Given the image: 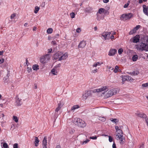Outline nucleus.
<instances>
[{
	"mask_svg": "<svg viewBox=\"0 0 148 148\" xmlns=\"http://www.w3.org/2000/svg\"><path fill=\"white\" fill-rule=\"evenodd\" d=\"M121 77L122 78V83L123 84L124 83V82L126 80H129L130 81H132L134 80V79H132L131 77L129 76L122 75L121 76Z\"/></svg>",
	"mask_w": 148,
	"mask_h": 148,
	"instance_id": "nucleus-7",
	"label": "nucleus"
},
{
	"mask_svg": "<svg viewBox=\"0 0 148 148\" xmlns=\"http://www.w3.org/2000/svg\"><path fill=\"white\" fill-rule=\"evenodd\" d=\"M91 92L90 91H86L83 95V98L85 99H87V97L91 95Z\"/></svg>",
	"mask_w": 148,
	"mask_h": 148,
	"instance_id": "nucleus-12",
	"label": "nucleus"
},
{
	"mask_svg": "<svg viewBox=\"0 0 148 148\" xmlns=\"http://www.w3.org/2000/svg\"><path fill=\"white\" fill-rule=\"evenodd\" d=\"M81 31V29L79 28H78L76 30V31L78 33H79Z\"/></svg>",
	"mask_w": 148,
	"mask_h": 148,
	"instance_id": "nucleus-49",
	"label": "nucleus"
},
{
	"mask_svg": "<svg viewBox=\"0 0 148 148\" xmlns=\"http://www.w3.org/2000/svg\"><path fill=\"white\" fill-rule=\"evenodd\" d=\"M68 57V54L67 53H63L62 52H58L55 54L53 58L55 59H58L59 61L66 59Z\"/></svg>",
	"mask_w": 148,
	"mask_h": 148,
	"instance_id": "nucleus-1",
	"label": "nucleus"
},
{
	"mask_svg": "<svg viewBox=\"0 0 148 148\" xmlns=\"http://www.w3.org/2000/svg\"><path fill=\"white\" fill-rule=\"evenodd\" d=\"M40 62L42 63H46V62H45V59L44 57V56L41 57L40 59Z\"/></svg>",
	"mask_w": 148,
	"mask_h": 148,
	"instance_id": "nucleus-33",
	"label": "nucleus"
},
{
	"mask_svg": "<svg viewBox=\"0 0 148 148\" xmlns=\"http://www.w3.org/2000/svg\"><path fill=\"white\" fill-rule=\"evenodd\" d=\"M144 144H142L141 145L139 148H144Z\"/></svg>",
	"mask_w": 148,
	"mask_h": 148,
	"instance_id": "nucleus-57",
	"label": "nucleus"
},
{
	"mask_svg": "<svg viewBox=\"0 0 148 148\" xmlns=\"http://www.w3.org/2000/svg\"><path fill=\"white\" fill-rule=\"evenodd\" d=\"M47 137L46 136H45L42 141V146L43 148H47Z\"/></svg>",
	"mask_w": 148,
	"mask_h": 148,
	"instance_id": "nucleus-13",
	"label": "nucleus"
},
{
	"mask_svg": "<svg viewBox=\"0 0 148 148\" xmlns=\"http://www.w3.org/2000/svg\"><path fill=\"white\" fill-rule=\"evenodd\" d=\"M142 86L144 87H146L148 86V82L142 84Z\"/></svg>",
	"mask_w": 148,
	"mask_h": 148,
	"instance_id": "nucleus-46",
	"label": "nucleus"
},
{
	"mask_svg": "<svg viewBox=\"0 0 148 148\" xmlns=\"http://www.w3.org/2000/svg\"><path fill=\"white\" fill-rule=\"evenodd\" d=\"M109 140L110 142H111L112 141V138L110 136H109Z\"/></svg>",
	"mask_w": 148,
	"mask_h": 148,
	"instance_id": "nucleus-50",
	"label": "nucleus"
},
{
	"mask_svg": "<svg viewBox=\"0 0 148 148\" xmlns=\"http://www.w3.org/2000/svg\"><path fill=\"white\" fill-rule=\"evenodd\" d=\"M16 104L17 106H20L22 104L21 99L16 97Z\"/></svg>",
	"mask_w": 148,
	"mask_h": 148,
	"instance_id": "nucleus-18",
	"label": "nucleus"
},
{
	"mask_svg": "<svg viewBox=\"0 0 148 148\" xmlns=\"http://www.w3.org/2000/svg\"><path fill=\"white\" fill-rule=\"evenodd\" d=\"M136 115L138 117L143 118H145L146 117V115L144 113L140 112H137L136 113Z\"/></svg>",
	"mask_w": 148,
	"mask_h": 148,
	"instance_id": "nucleus-16",
	"label": "nucleus"
},
{
	"mask_svg": "<svg viewBox=\"0 0 148 148\" xmlns=\"http://www.w3.org/2000/svg\"><path fill=\"white\" fill-rule=\"evenodd\" d=\"M123 49L122 48L119 49L118 51V53L119 55L121 54L122 52H123Z\"/></svg>",
	"mask_w": 148,
	"mask_h": 148,
	"instance_id": "nucleus-37",
	"label": "nucleus"
},
{
	"mask_svg": "<svg viewBox=\"0 0 148 148\" xmlns=\"http://www.w3.org/2000/svg\"><path fill=\"white\" fill-rule=\"evenodd\" d=\"M97 71H98L97 69H95L92 70V71L91 72H92V73H95L97 72Z\"/></svg>",
	"mask_w": 148,
	"mask_h": 148,
	"instance_id": "nucleus-45",
	"label": "nucleus"
},
{
	"mask_svg": "<svg viewBox=\"0 0 148 148\" xmlns=\"http://www.w3.org/2000/svg\"><path fill=\"white\" fill-rule=\"evenodd\" d=\"M103 1L104 3H107L109 2V0H103Z\"/></svg>",
	"mask_w": 148,
	"mask_h": 148,
	"instance_id": "nucleus-59",
	"label": "nucleus"
},
{
	"mask_svg": "<svg viewBox=\"0 0 148 148\" xmlns=\"http://www.w3.org/2000/svg\"><path fill=\"white\" fill-rule=\"evenodd\" d=\"M79 108V106L78 105H75L73 106L71 108L72 110H74L77 109H78Z\"/></svg>",
	"mask_w": 148,
	"mask_h": 148,
	"instance_id": "nucleus-27",
	"label": "nucleus"
},
{
	"mask_svg": "<svg viewBox=\"0 0 148 148\" xmlns=\"http://www.w3.org/2000/svg\"><path fill=\"white\" fill-rule=\"evenodd\" d=\"M39 141V140L37 137H34V143L36 147H37L38 145Z\"/></svg>",
	"mask_w": 148,
	"mask_h": 148,
	"instance_id": "nucleus-20",
	"label": "nucleus"
},
{
	"mask_svg": "<svg viewBox=\"0 0 148 148\" xmlns=\"http://www.w3.org/2000/svg\"><path fill=\"white\" fill-rule=\"evenodd\" d=\"M112 148H116V145L114 143L113 144Z\"/></svg>",
	"mask_w": 148,
	"mask_h": 148,
	"instance_id": "nucleus-56",
	"label": "nucleus"
},
{
	"mask_svg": "<svg viewBox=\"0 0 148 148\" xmlns=\"http://www.w3.org/2000/svg\"><path fill=\"white\" fill-rule=\"evenodd\" d=\"M140 40V36L139 35H136L133 38H132L130 41L134 43H137L139 42Z\"/></svg>",
	"mask_w": 148,
	"mask_h": 148,
	"instance_id": "nucleus-8",
	"label": "nucleus"
},
{
	"mask_svg": "<svg viewBox=\"0 0 148 148\" xmlns=\"http://www.w3.org/2000/svg\"><path fill=\"white\" fill-rule=\"evenodd\" d=\"M103 63H100L99 62H97L94 63L92 65L93 67H96L97 66H100L101 64H103Z\"/></svg>",
	"mask_w": 148,
	"mask_h": 148,
	"instance_id": "nucleus-24",
	"label": "nucleus"
},
{
	"mask_svg": "<svg viewBox=\"0 0 148 148\" xmlns=\"http://www.w3.org/2000/svg\"><path fill=\"white\" fill-rule=\"evenodd\" d=\"M51 72L52 73V74L54 75H56L57 72V71L55 69H53L51 71Z\"/></svg>",
	"mask_w": 148,
	"mask_h": 148,
	"instance_id": "nucleus-32",
	"label": "nucleus"
},
{
	"mask_svg": "<svg viewBox=\"0 0 148 148\" xmlns=\"http://www.w3.org/2000/svg\"><path fill=\"white\" fill-rule=\"evenodd\" d=\"M119 69V67L117 66H116L115 67V69L114 70V72L115 73H116L118 71V70Z\"/></svg>",
	"mask_w": 148,
	"mask_h": 148,
	"instance_id": "nucleus-35",
	"label": "nucleus"
},
{
	"mask_svg": "<svg viewBox=\"0 0 148 148\" xmlns=\"http://www.w3.org/2000/svg\"><path fill=\"white\" fill-rule=\"evenodd\" d=\"M99 119L100 120L102 121H104L106 120V118L104 117H102L100 116L99 117Z\"/></svg>",
	"mask_w": 148,
	"mask_h": 148,
	"instance_id": "nucleus-34",
	"label": "nucleus"
},
{
	"mask_svg": "<svg viewBox=\"0 0 148 148\" xmlns=\"http://www.w3.org/2000/svg\"><path fill=\"white\" fill-rule=\"evenodd\" d=\"M143 11L144 13L147 16H148V6L147 7L145 5H143Z\"/></svg>",
	"mask_w": 148,
	"mask_h": 148,
	"instance_id": "nucleus-15",
	"label": "nucleus"
},
{
	"mask_svg": "<svg viewBox=\"0 0 148 148\" xmlns=\"http://www.w3.org/2000/svg\"><path fill=\"white\" fill-rule=\"evenodd\" d=\"M147 46L146 47V51H148V44H147Z\"/></svg>",
	"mask_w": 148,
	"mask_h": 148,
	"instance_id": "nucleus-64",
	"label": "nucleus"
},
{
	"mask_svg": "<svg viewBox=\"0 0 148 148\" xmlns=\"http://www.w3.org/2000/svg\"><path fill=\"white\" fill-rule=\"evenodd\" d=\"M138 58V56L137 55H135L133 56L132 57V59L133 61H136Z\"/></svg>",
	"mask_w": 148,
	"mask_h": 148,
	"instance_id": "nucleus-26",
	"label": "nucleus"
},
{
	"mask_svg": "<svg viewBox=\"0 0 148 148\" xmlns=\"http://www.w3.org/2000/svg\"><path fill=\"white\" fill-rule=\"evenodd\" d=\"M16 16V14L14 13L12 14L10 16V18L11 19H12Z\"/></svg>",
	"mask_w": 148,
	"mask_h": 148,
	"instance_id": "nucleus-43",
	"label": "nucleus"
},
{
	"mask_svg": "<svg viewBox=\"0 0 148 148\" xmlns=\"http://www.w3.org/2000/svg\"><path fill=\"white\" fill-rule=\"evenodd\" d=\"M43 56L45 59V62H46V63L50 59V56L49 54H47Z\"/></svg>",
	"mask_w": 148,
	"mask_h": 148,
	"instance_id": "nucleus-21",
	"label": "nucleus"
},
{
	"mask_svg": "<svg viewBox=\"0 0 148 148\" xmlns=\"http://www.w3.org/2000/svg\"><path fill=\"white\" fill-rule=\"evenodd\" d=\"M108 90V88L106 86L102 87L100 88L94 90L92 92H101L103 94H104Z\"/></svg>",
	"mask_w": 148,
	"mask_h": 148,
	"instance_id": "nucleus-4",
	"label": "nucleus"
},
{
	"mask_svg": "<svg viewBox=\"0 0 148 148\" xmlns=\"http://www.w3.org/2000/svg\"><path fill=\"white\" fill-rule=\"evenodd\" d=\"M13 119L16 123L18 122V119L17 117L16 116H13Z\"/></svg>",
	"mask_w": 148,
	"mask_h": 148,
	"instance_id": "nucleus-31",
	"label": "nucleus"
},
{
	"mask_svg": "<svg viewBox=\"0 0 148 148\" xmlns=\"http://www.w3.org/2000/svg\"><path fill=\"white\" fill-rule=\"evenodd\" d=\"M86 45V42L84 41H81L78 46V48H83Z\"/></svg>",
	"mask_w": 148,
	"mask_h": 148,
	"instance_id": "nucleus-17",
	"label": "nucleus"
},
{
	"mask_svg": "<svg viewBox=\"0 0 148 148\" xmlns=\"http://www.w3.org/2000/svg\"><path fill=\"white\" fill-rule=\"evenodd\" d=\"M90 138L91 139H92L95 140V139H97V137L96 136H93L90 137Z\"/></svg>",
	"mask_w": 148,
	"mask_h": 148,
	"instance_id": "nucleus-51",
	"label": "nucleus"
},
{
	"mask_svg": "<svg viewBox=\"0 0 148 148\" xmlns=\"http://www.w3.org/2000/svg\"><path fill=\"white\" fill-rule=\"evenodd\" d=\"M74 123L75 125L80 127H84L86 125V123L84 121L79 118H77L75 119Z\"/></svg>",
	"mask_w": 148,
	"mask_h": 148,
	"instance_id": "nucleus-2",
	"label": "nucleus"
},
{
	"mask_svg": "<svg viewBox=\"0 0 148 148\" xmlns=\"http://www.w3.org/2000/svg\"><path fill=\"white\" fill-rule=\"evenodd\" d=\"M110 34V32H103L101 34V36L106 40L109 39Z\"/></svg>",
	"mask_w": 148,
	"mask_h": 148,
	"instance_id": "nucleus-9",
	"label": "nucleus"
},
{
	"mask_svg": "<svg viewBox=\"0 0 148 148\" xmlns=\"http://www.w3.org/2000/svg\"><path fill=\"white\" fill-rule=\"evenodd\" d=\"M141 42L147 44L148 43V36H143L140 38Z\"/></svg>",
	"mask_w": 148,
	"mask_h": 148,
	"instance_id": "nucleus-11",
	"label": "nucleus"
},
{
	"mask_svg": "<svg viewBox=\"0 0 148 148\" xmlns=\"http://www.w3.org/2000/svg\"><path fill=\"white\" fill-rule=\"evenodd\" d=\"M103 13H104L105 14H106L107 13L108 14H109V12H108V10H105L104 9Z\"/></svg>",
	"mask_w": 148,
	"mask_h": 148,
	"instance_id": "nucleus-52",
	"label": "nucleus"
},
{
	"mask_svg": "<svg viewBox=\"0 0 148 148\" xmlns=\"http://www.w3.org/2000/svg\"><path fill=\"white\" fill-rule=\"evenodd\" d=\"M3 147L5 148H8V146L7 144L6 143H4L3 145Z\"/></svg>",
	"mask_w": 148,
	"mask_h": 148,
	"instance_id": "nucleus-39",
	"label": "nucleus"
},
{
	"mask_svg": "<svg viewBox=\"0 0 148 148\" xmlns=\"http://www.w3.org/2000/svg\"><path fill=\"white\" fill-rule=\"evenodd\" d=\"M128 73L131 75H136L139 74V72L138 71H133L132 72Z\"/></svg>",
	"mask_w": 148,
	"mask_h": 148,
	"instance_id": "nucleus-25",
	"label": "nucleus"
},
{
	"mask_svg": "<svg viewBox=\"0 0 148 148\" xmlns=\"http://www.w3.org/2000/svg\"><path fill=\"white\" fill-rule=\"evenodd\" d=\"M37 28L36 27L34 26L33 29V30L34 31H35L36 29Z\"/></svg>",
	"mask_w": 148,
	"mask_h": 148,
	"instance_id": "nucleus-61",
	"label": "nucleus"
},
{
	"mask_svg": "<svg viewBox=\"0 0 148 148\" xmlns=\"http://www.w3.org/2000/svg\"><path fill=\"white\" fill-rule=\"evenodd\" d=\"M51 43L53 45H55L56 43V42L55 41H52Z\"/></svg>",
	"mask_w": 148,
	"mask_h": 148,
	"instance_id": "nucleus-62",
	"label": "nucleus"
},
{
	"mask_svg": "<svg viewBox=\"0 0 148 148\" xmlns=\"http://www.w3.org/2000/svg\"><path fill=\"white\" fill-rule=\"evenodd\" d=\"M129 3H130V1H129L127 2V3L126 4H125L124 5V8H127L129 4Z\"/></svg>",
	"mask_w": 148,
	"mask_h": 148,
	"instance_id": "nucleus-41",
	"label": "nucleus"
},
{
	"mask_svg": "<svg viewBox=\"0 0 148 148\" xmlns=\"http://www.w3.org/2000/svg\"><path fill=\"white\" fill-rule=\"evenodd\" d=\"M52 51V49L51 48L50 49H48V52L49 53H50Z\"/></svg>",
	"mask_w": 148,
	"mask_h": 148,
	"instance_id": "nucleus-60",
	"label": "nucleus"
},
{
	"mask_svg": "<svg viewBox=\"0 0 148 148\" xmlns=\"http://www.w3.org/2000/svg\"><path fill=\"white\" fill-rule=\"evenodd\" d=\"M117 132L116 134H123V132L121 130H118L116 132Z\"/></svg>",
	"mask_w": 148,
	"mask_h": 148,
	"instance_id": "nucleus-42",
	"label": "nucleus"
},
{
	"mask_svg": "<svg viewBox=\"0 0 148 148\" xmlns=\"http://www.w3.org/2000/svg\"><path fill=\"white\" fill-rule=\"evenodd\" d=\"M140 27L141 26L140 25H137L134 28L132 31H131L130 33H131V34L135 33L136 32V31L140 28Z\"/></svg>",
	"mask_w": 148,
	"mask_h": 148,
	"instance_id": "nucleus-19",
	"label": "nucleus"
},
{
	"mask_svg": "<svg viewBox=\"0 0 148 148\" xmlns=\"http://www.w3.org/2000/svg\"><path fill=\"white\" fill-rule=\"evenodd\" d=\"M117 51L116 49L111 48L109 52L108 55L109 56H113L116 53Z\"/></svg>",
	"mask_w": 148,
	"mask_h": 148,
	"instance_id": "nucleus-10",
	"label": "nucleus"
},
{
	"mask_svg": "<svg viewBox=\"0 0 148 148\" xmlns=\"http://www.w3.org/2000/svg\"><path fill=\"white\" fill-rule=\"evenodd\" d=\"M75 130L74 129H72L70 131V134H72L74 132Z\"/></svg>",
	"mask_w": 148,
	"mask_h": 148,
	"instance_id": "nucleus-54",
	"label": "nucleus"
},
{
	"mask_svg": "<svg viewBox=\"0 0 148 148\" xmlns=\"http://www.w3.org/2000/svg\"><path fill=\"white\" fill-rule=\"evenodd\" d=\"M92 9L89 6L86 7L85 9V11L86 12L89 13L92 10Z\"/></svg>",
	"mask_w": 148,
	"mask_h": 148,
	"instance_id": "nucleus-23",
	"label": "nucleus"
},
{
	"mask_svg": "<svg viewBox=\"0 0 148 148\" xmlns=\"http://www.w3.org/2000/svg\"><path fill=\"white\" fill-rule=\"evenodd\" d=\"M104 11V8H101L99 9L98 12L99 14H101L102 12H103Z\"/></svg>",
	"mask_w": 148,
	"mask_h": 148,
	"instance_id": "nucleus-38",
	"label": "nucleus"
},
{
	"mask_svg": "<svg viewBox=\"0 0 148 148\" xmlns=\"http://www.w3.org/2000/svg\"><path fill=\"white\" fill-rule=\"evenodd\" d=\"M4 62L3 59H0V64L3 63Z\"/></svg>",
	"mask_w": 148,
	"mask_h": 148,
	"instance_id": "nucleus-55",
	"label": "nucleus"
},
{
	"mask_svg": "<svg viewBox=\"0 0 148 148\" xmlns=\"http://www.w3.org/2000/svg\"><path fill=\"white\" fill-rule=\"evenodd\" d=\"M110 38L111 39H113L114 38V36H113V35H112L111 36H110Z\"/></svg>",
	"mask_w": 148,
	"mask_h": 148,
	"instance_id": "nucleus-63",
	"label": "nucleus"
},
{
	"mask_svg": "<svg viewBox=\"0 0 148 148\" xmlns=\"http://www.w3.org/2000/svg\"><path fill=\"white\" fill-rule=\"evenodd\" d=\"M40 8L37 6H36L35 8V10H34V12L36 14L38 11L39 10Z\"/></svg>",
	"mask_w": 148,
	"mask_h": 148,
	"instance_id": "nucleus-30",
	"label": "nucleus"
},
{
	"mask_svg": "<svg viewBox=\"0 0 148 148\" xmlns=\"http://www.w3.org/2000/svg\"><path fill=\"white\" fill-rule=\"evenodd\" d=\"M3 53H4V51H0V56L3 55Z\"/></svg>",
	"mask_w": 148,
	"mask_h": 148,
	"instance_id": "nucleus-58",
	"label": "nucleus"
},
{
	"mask_svg": "<svg viewBox=\"0 0 148 148\" xmlns=\"http://www.w3.org/2000/svg\"><path fill=\"white\" fill-rule=\"evenodd\" d=\"M123 134H116V136H118L117 138V140H120V141L121 143H123Z\"/></svg>",
	"mask_w": 148,
	"mask_h": 148,
	"instance_id": "nucleus-14",
	"label": "nucleus"
},
{
	"mask_svg": "<svg viewBox=\"0 0 148 148\" xmlns=\"http://www.w3.org/2000/svg\"><path fill=\"white\" fill-rule=\"evenodd\" d=\"M89 141V140L87 139L85 141H83L82 143V145H84V144H86V143H88Z\"/></svg>",
	"mask_w": 148,
	"mask_h": 148,
	"instance_id": "nucleus-40",
	"label": "nucleus"
},
{
	"mask_svg": "<svg viewBox=\"0 0 148 148\" xmlns=\"http://www.w3.org/2000/svg\"><path fill=\"white\" fill-rule=\"evenodd\" d=\"M118 91L117 89H113L108 91L107 93L106 94V96L107 97H110L116 94Z\"/></svg>",
	"mask_w": 148,
	"mask_h": 148,
	"instance_id": "nucleus-5",
	"label": "nucleus"
},
{
	"mask_svg": "<svg viewBox=\"0 0 148 148\" xmlns=\"http://www.w3.org/2000/svg\"><path fill=\"white\" fill-rule=\"evenodd\" d=\"M53 31V29L52 28H49L47 30V33L48 34H51Z\"/></svg>",
	"mask_w": 148,
	"mask_h": 148,
	"instance_id": "nucleus-29",
	"label": "nucleus"
},
{
	"mask_svg": "<svg viewBox=\"0 0 148 148\" xmlns=\"http://www.w3.org/2000/svg\"><path fill=\"white\" fill-rule=\"evenodd\" d=\"M27 71L29 73L30 72L32 71V69L31 67L29 68V67H27Z\"/></svg>",
	"mask_w": 148,
	"mask_h": 148,
	"instance_id": "nucleus-47",
	"label": "nucleus"
},
{
	"mask_svg": "<svg viewBox=\"0 0 148 148\" xmlns=\"http://www.w3.org/2000/svg\"><path fill=\"white\" fill-rule=\"evenodd\" d=\"M62 107V105L61 104V102H59L58 104V107L56 108L55 110V112H58L60 110Z\"/></svg>",
	"mask_w": 148,
	"mask_h": 148,
	"instance_id": "nucleus-22",
	"label": "nucleus"
},
{
	"mask_svg": "<svg viewBox=\"0 0 148 148\" xmlns=\"http://www.w3.org/2000/svg\"><path fill=\"white\" fill-rule=\"evenodd\" d=\"M38 66L37 65H33L32 68L34 70H37L39 69Z\"/></svg>",
	"mask_w": 148,
	"mask_h": 148,
	"instance_id": "nucleus-28",
	"label": "nucleus"
},
{
	"mask_svg": "<svg viewBox=\"0 0 148 148\" xmlns=\"http://www.w3.org/2000/svg\"><path fill=\"white\" fill-rule=\"evenodd\" d=\"M70 15L71 16V18H74L75 17V14L74 13L72 12L70 14Z\"/></svg>",
	"mask_w": 148,
	"mask_h": 148,
	"instance_id": "nucleus-44",
	"label": "nucleus"
},
{
	"mask_svg": "<svg viewBox=\"0 0 148 148\" xmlns=\"http://www.w3.org/2000/svg\"><path fill=\"white\" fill-rule=\"evenodd\" d=\"M110 120L112 121L115 123L116 122H118L119 121L118 120L116 119H113L112 118H111L110 119Z\"/></svg>",
	"mask_w": 148,
	"mask_h": 148,
	"instance_id": "nucleus-36",
	"label": "nucleus"
},
{
	"mask_svg": "<svg viewBox=\"0 0 148 148\" xmlns=\"http://www.w3.org/2000/svg\"><path fill=\"white\" fill-rule=\"evenodd\" d=\"M115 128L116 132L117 131V130H120V129L119 128V127L117 126H115Z\"/></svg>",
	"mask_w": 148,
	"mask_h": 148,
	"instance_id": "nucleus-53",
	"label": "nucleus"
},
{
	"mask_svg": "<svg viewBox=\"0 0 148 148\" xmlns=\"http://www.w3.org/2000/svg\"><path fill=\"white\" fill-rule=\"evenodd\" d=\"M13 148H18V144L17 143H15L13 146Z\"/></svg>",
	"mask_w": 148,
	"mask_h": 148,
	"instance_id": "nucleus-48",
	"label": "nucleus"
},
{
	"mask_svg": "<svg viewBox=\"0 0 148 148\" xmlns=\"http://www.w3.org/2000/svg\"><path fill=\"white\" fill-rule=\"evenodd\" d=\"M147 44L141 42L138 45H136L135 48L136 49L141 51H146Z\"/></svg>",
	"mask_w": 148,
	"mask_h": 148,
	"instance_id": "nucleus-3",
	"label": "nucleus"
},
{
	"mask_svg": "<svg viewBox=\"0 0 148 148\" xmlns=\"http://www.w3.org/2000/svg\"><path fill=\"white\" fill-rule=\"evenodd\" d=\"M132 14L131 13L123 14L122 15L121 19L122 20H126L132 18Z\"/></svg>",
	"mask_w": 148,
	"mask_h": 148,
	"instance_id": "nucleus-6",
	"label": "nucleus"
}]
</instances>
